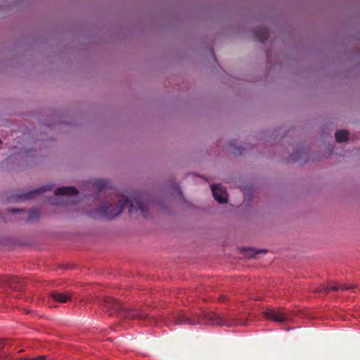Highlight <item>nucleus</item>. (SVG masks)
Instances as JSON below:
<instances>
[{"instance_id": "nucleus-1", "label": "nucleus", "mask_w": 360, "mask_h": 360, "mask_svg": "<svg viewBox=\"0 0 360 360\" xmlns=\"http://www.w3.org/2000/svg\"><path fill=\"white\" fill-rule=\"evenodd\" d=\"M247 320H241L238 318L225 314H217L214 311L203 312H185L178 311L172 316L171 322L174 326L181 324H211L217 326H226L233 327L239 325H245Z\"/></svg>"}, {"instance_id": "nucleus-2", "label": "nucleus", "mask_w": 360, "mask_h": 360, "mask_svg": "<svg viewBox=\"0 0 360 360\" xmlns=\"http://www.w3.org/2000/svg\"><path fill=\"white\" fill-rule=\"evenodd\" d=\"M116 200L118 205H113L108 202H105L101 207L95 210L94 212V217H105L112 219L120 214L124 206L130 200L120 193H116Z\"/></svg>"}, {"instance_id": "nucleus-3", "label": "nucleus", "mask_w": 360, "mask_h": 360, "mask_svg": "<svg viewBox=\"0 0 360 360\" xmlns=\"http://www.w3.org/2000/svg\"><path fill=\"white\" fill-rule=\"evenodd\" d=\"M264 316L276 322H285L292 319L291 314L283 308L266 309L263 311Z\"/></svg>"}, {"instance_id": "nucleus-4", "label": "nucleus", "mask_w": 360, "mask_h": 360, "mask_svg": "<svg viewBox=\"0 0 360 360\" xmlns=\"http://www.w3.org/2000/svg\"><path fill=\"white\" fill-rule=\"evenodd\" d=\"M120 316L131 320H138L143 321L146 323H150L151 322L157 323V320L153 318H149L147 314H145L140 310L133 309H124L120 311Z\"/></svg>"}, {"instance_id": "nucleus-5", "label": "nucleus", "mask_w": 360, "mask_h": 360, "mask_svg": "<svg viewBox=\"0 0 360 360\" xmlns=\"http://www.w3.org/2000/svg\"><path fill=\"white\" fill-rule=\"evenodd\" d=\"M25 285V281L17 276H2L0 277V288H11L13 290L21 291Z\"/></svg>"}, {"instance_id": "nucleus-6", "label": "nucleus", "mask_w": 360, "mask_h": 360, "mask_svg": "<svg viewBox=\"0 0 360 360\" xmlns=\"http://www.w3.org/2000/svg\"><path fill=\"white\" fill-rule=\"evenodd\" d=\"M102 304L110 316H112L115 314H117L120 316V311L123 309L117 300L110 297H105Z\"/></svg>"}, {"instance_id": "nucleus-7", "label": "nucleus", "mask_w": 360, "mask_h": 360, "mask_svg": "<svg viewBox=\"0 0 360 360\" xmlns=\"http://www.w3.org/2000/svg\"><path fill=\"white\" fill-rule=\"evenodd\" d=\"M134 211H141L144 217L148 214V207L143 202V198L141 195H135L133 197V201L129 205V212L130 213Z\"/></svg>"}, {"instance_id": "nucleus-8", "label": "nucleus", "mask_w": 360, "mask_h": 360, "mask_svg": "<svg viewBox=\"0 0 360 360\" xmlns=\"http://www.w3.org/2000/svg\"><path fill=\"white\" fill-rule=\"evenodd\" d=\"M211 190L214 199L219 203H225L228 200V194L226 191L219 184H214L211 186Z\"/></svg>"}, {"instance_id": "nucleus-9", "label": "nucleus", "mask_w": 360, "mask_h": 360, "mask_svg": "<svg viewBox=\"0 0 360 360\" xmlns=\"http://www.w3.org/2000/svg\"><path fill=\"white\" fill-rule=\"evenodd\" d=\"M50 297L52 298L55 302L66 303L68 302L72 301V294L70 291H55L50 293Z\"/></svg>"}, {"instance_id": "nucleus-10", "label": "nucleus", "mask_w": 360, "mask_h": 360, "mask_svg": "<svg viewBox=\"0 0 360 360\" xmlns=\"http://www.w3.org/2000/svg\"><path fill=\"white\" fill-rule=\"evenodd\" d=\"M77 190L73 186H63L58 188L55 191V194L56 195L75 196L77 195Z\"/></svg>"}, {"instance_id": "nucleus-11", "label": "nucleus", "mask_w": 360, "mask_h": 360, "mask_svg": "<svg viewBox=\"0 0 360 360\" xmlns=\"http://www.w3.org/2000/svg\"><path fill=\"white\" fill-rule=\"evenodd\" d=\"M253 34L254 37L261 42H264L269 38L268 30L264 27L255 29Z\"/></svg>"}, {"instance_id": "nucleus-12", "label": "nucleus", "mask_w": 360, "mask_h": 360, "mask_svg": "<svg viewBox=\"0 0 360 360\" xmlns=\"http://www.w3.org/2000/svg\"><path fill=\"white\" fill-rule=\"evenodd\" d=\"M52 189V186H43V187H41V188H37V189H34L32 191H30L29 193H25V194H23L22 195L20 198V199H23V200H27V199H31L32 198L34 195L41 193L42 191H47V190H51Z\"/></svg>"}, {"instance_id": "nucleus-13", "label": "nucleus", "mask_w": 360, "mask_h": 360, "mask_svg": "<svg viewBox=\"0 0 360 360\" xmlns=\"http://www.w3.org/2000/svg\"><path fill=\"white\" fill-rule=\"evenodd\" d=\"M349 132L347 130L341 129L335 132V136L337 142L341 143L348 139Z\"/></svg>"}, {"instance_id": "nucleus-14", "label": "nucleus", "mask_w": 360, "mask_h": 360, "mask_svg": "<svg viewBox=\"0 0 360 360\" xmlns=\"http://www.w3.org/2000/svg\"><path fill=\"white\" fill-rule=\"evenodd\" d=\"M108 181L104 179H98L95 181L94 185L99 191H103L107 186Z\"/></svg>"}, {"instance_id": "nucleus-15", "label": "nucleus", "mask_w": 360, "mask_h": 360, "mask_svg": "<svg viewBox=\"0 0 360 360\" xmlns=\"http://www.w3.org/2000/svg\"><path fill=\"white\" fill-rule=\"evenodd\" d=\"M338 290H340V285L338 283H333L324 287L319 291L324 290L326 292H328L329 291H336Z\"/></svg>"}, {"instance_id": "nucleus-16", "label": "nucleus", "mask_w": 360, "mask_h": 360, "mask_svg": "<svg viewBox=\"0 0 360 360\" xmlns=\"http://www.w3.org/2000/svg\"><path fill=\"white\" fill-rule=\"evenodd\" d=\"M39 218L38 213L35 210H30L27 214V221H34Z\"/></svg>"}, {"instance_id": "nucleus-17", "label": "nucleus", "mask_w": 360, "mask_h": 360, "mask_svg": "<svg viewBox=\"0 0 360 360\" xmlns=\"http://www.w3.org/2000/svg\"><path fill=\"white\" fill-rule=\"evenodd\" d=\"M354 288L355 285H354L342 284L340 285V290H350L352 289H354Z\"/></svg>"}, {"instance_id": "nucleus-18", "label": "nucleus", "mask_w": 360, "mask_h": 360, "mask_svg": "<svg viewBox=\"0 0 360 360\" xmlns=\"http://www.w3.org/2000/svg\"><path fill=\"white\" fill-rule=\"evenodd\" d=\"M6 298L4 296L0 295V307L6 306Z\"/></svg>"}, {"instance_id": "nucleus-19", "label": "nucleus", "mask_w": 360, "mask_h": 360, "mask_svg": "<svg viewBox=\"0 0 360 360\" xmlns=\"http://www.w3.org/2000/svg\"><path fill=\"white\" fill-rule=\"evenodd\" d=\"M8 211L13 214L23 212V210L20 209H10Z\"/></svg>"}, {"instance_id": "nucleus-20", "label": "nucleus", "mask_w": 360, "mask_h": 360, "mask_svg": "<svg viewBox=\"0 0 360 360\" xmlns=\"http://www.w3.org/2000/svg\"><path fill=\"white\" fill-rule=\"evenodd\" d=\"M290 159L292 160V161L295 162L299 159V156L295 157V156L292 155Z\"/></svg>"}, {"instance_id": "nucleus-21", "label": "nucleus", "mask_w": 360, "mask_h": 360, "mask_svg": "<svg viewBox=\"0 0 360 360\" xmlns=\"http://www.w3.org/2000/svg\"><path fill=\"white\" fill-rule=\"evenodd\" d=\"M225 299H226V297H225V296H224V295H221V296L219 298V300L220 301H221V302L224 301V300H225Z\"/></svg>"}, {"instance_id": "nucleus-22", "label": "nucleus", "mask_w": 360, "mask_h": 360, "mask_svg": "<svg viewBox=\"0 0 360 360\" xmlns=\"http://www.w3.org/2000/svg\"><path fill=\"white\" fill-rule=\"evenodd\" d=\"M176 191L179 195H181V193L180 189H179V187H176Z\"/></svg>"}, {"instance_id": "nucleus-23", "label": "nucleus", "mask_w": 360, "mask_h": 360, "mask_svg": "<svg viewBox=\"0 0 360 360\" xmlns=\"http://www.w3.org/2000/svg\"><path fill=\"white\" fill-rule=\"evenodd\" d=\"M3 347V343L0 342V349ZM2 357V356L0 354V359Z\"/></svg>"}, {"instance_id": "nucleus-24", "label": "nucleus", "mask_w": 360, "mask_h": 360, "mask_svg": "<svg viewBox=\"0 0 360 360\" xmlns=\"http://www.w3.org/2000/svg\"><path fill=\"white\" fill-rule=\"evenodd\" d=\"M262 252V250L257 251V252H255V255H256V254H257V253H259V252Z\"/></svg>"}]
</instances>
